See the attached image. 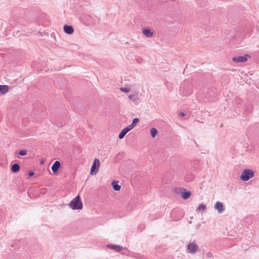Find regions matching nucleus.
<instances>
[{"label":"nucleus","mask_w":259,"mask_h":259,"mask_svg":"<svg viewBox=\"0 0 259 259\" xmlns=\"http://www.w3.org/2000/svg\"><path fill=\"white\" fill-rule=\"evenodd\" d=\"M69 207L73 210L81 209L83 205L80 196L78 195L69 204Z\"/></svg>","instance_id":"nucleus-1"},{"label":"nucleus","mask_w":259,"mask_h":259,"mask_svg":"<svg viewBox=\"0 0 259 259\" xmlns=\"http://www.w3.org/2000/svg\"><path fill=\"white\" fill-rule=\"evenodd\" d=\"M254 172L252 170L250 169H245L242 172L240 179L241 180L246 182L253 178L254 177Z\"/></svg>","instance_id":"nucleus-2"},{"label":"nucleus","mask_w":259,"mask_h":259,"mask_svg":"<svg viewBox=\"0 0 259 259\" xmlns=\"http://www.w3.org/2000/svg\"><path fill=\"white\" fill-rule=\"evenodd\" d=\"M100 161L98 159H95L90 169V173L92 175H95L99 170L100 167Z\"/></svg>","instance_id":"nucleus-3"},{"label":"nucleus","mask_w":259,"mask_h":259,"mask_svg":"<svg viewBox=\"0 0 259 259\" xmlns=\"http://www.w3.org/2000/svg\"><path fill=\"white\" fill-rule=\"evenodd\" d=\"M198 248V246L194 242L189 243L187 247V251L191 253H195Z\"/></svg>","instance_id":"nucleus-4"},{"label":"nucleus","mask_w":259,"mask_h":259,"mask_svg":"<svg viewBox=\"0 0 259 259\" xmlns=\"http://www.w3.org/2000/svg\"><path fill=\"white\" fill-rule=\"evenodd\" d=\"M249 55L246 54L243 56H236L232 58V61L239 63V62H245L247 61L248 57H249Z\"/></svg>","instance_id":"nucleus-5"},{"label":"nucleus","mask_w":259,"mask_h":259,"mask_svg":"<svg viewBox=\"0 0 259 259\" xmlns=\"http://www.w3.org/2000/svg\"><path fill=\"white\" fill-rule=\"evenodd\" d=\"M214 208L217 209L219 213H222L225 209L223 203L217 201L214 206Z\"/></svg>","instance_id":"nucleus-6"},{"label":"nucleus","mask_w":259,"mask_h":259,"mask_svg":"<svg viewBox=\"0 0 259 259\" xmlns=\"http://www.w3.org/2000/svg\"><path fill=\"white\" fill-rule=\"evenodd\" d=\"M131 130H132L131 126L127 125L120 132L118 135V138L119 139H123L125 135Z\"/></svg>","instance_id":"nucleus-7"},{"label":"nucleus","mask_w":259,"mask_h":259,"mask_svg":"<svg viewBox=\"0 0 259 259\" xmlns=\"http://www.w3.org/2000/svg\"><path fill=\"white\" fill-rule=\"evenodd\" d=\"M65 33L68 34H72L74 32V28L72 26L65 25L63 27Z\"/></svg>","instance_id":"nucleus-8"},{"label":"nucleus","mask_w":259,"mask_h":259,"mask_svg":"<svg viewBox=\"0 0 259 259\" xmlns=\"http://www.w3.org/2000/svg\"><path fill=\"white\" fill-rule=\"evenodd\" d=\"M61 167V163L59 161H56L52 166V170L54 174H57Z\"/></svg>","instance_id":"nucleus-9"},{"label":"nucleus","mask_w":259,"mask_h":259,"mask_svg":"<svg viewBox=\"0 0 259 259\" xmlns=\"http://www.w3.org/2000/svg\"><path fill=\"white\" fill-rule=\"evenodd\" d=\"M143 33L148 37H152L153 36V32L151 29L147 28H145L143 29Z\"/></svg>","instance_id":"nucleus-10"},{"label":"nucleus","mask_w":259,"mask_h":259,"mask_svg":"<svg viewBox=\"0 0 259 259\" xmlns=\"http://www.w3.org/2000/svg\"><path fill=\"white\" fill-rule=\"evenodd\" d=\"M107 247L108 248L114 249L117 252H120L123 248V247L121 246L114 244H108L107 245Z\"/></svg>","instance_id":"nucleus-11"},{"label":"nucleus","mask_w":259,"mask_h":259,"mask_svg":"<svg viewBox=\"0 0 259 259\" xmlns=\"http://www.w3.org/2000/svg\"><path fill=\"white\" fill-rule=\"evenodd\" d=\"M9 90L8 85H0V95H3L7 93Z\"/></svg>","instance_id":"nucleus-12"},{"label":"nucleus","mask_w":259,"mask_h":259,"mask_svg":"<svg viewBox=\"0 0 259 259\" xmlns=\"http://www.w3.org/2000/svg\"><path fill=\"white\" fill-rule=\"evenodd\" d=\"M184 190L185 191L182 192L181 193V196L183 198V199L186 200L188 199L190 197L191 193L190 191H186V189Z\"/></svg>","instance_id":"nucleus-13"},{"label":"nucleus","mask_w":259,"mask_h":259,"mask_svg":"<svg viewBox=\"0 0 259 259\" xmlns=\"http://www.w3.org/2000/svg\"><path fill=\"white\" fill-rule=\"evenodd\" d=\"M20 167L18 163H15L14 164H12L11 165V170L13 172H17L20 170Z\"/></svg>","instance_id":"nucleus-14"},{"label":"nucleus","mask_w":259,"mask_h":259,"mask_svg":"<svg viewBox=\"0 0 259 259\" xmlns=\"http://www.w3.org/2000/svg\"><path fill=\"white\" fill-rule=\"evenodd\" d=\"M128 98L130 100L132 101H138L139 99L138 98V93L137 92H135L133 94H131L128 96Z\"/></svg>","instance_id":"nucleus-15"},{"label":"nucleus","mask_w":259,"mask_h":259,"mask_svg":"<svg viewBox=\"0 0 259 259\" xmlns=\"http://www.w3.org/2000/svg\"><path fill=\"white\" fill-rule=\"evenodd\" d=\"M118 182L117 181H113L112 182V186L113 189L115 191H119L121 188L120 186L118 184Z\"/></svg>","instance_id":"nucleus-16"},{"label":"nucleus","mask_w":259,"mask_h":259,"mask_svg":"<svg viewBox=\"0 0 259 259\" xmlns=\"http://www.w3.org/2000/svg\"><path fill=\"white\" fill-rule=\"evenodd\" d=\"M157 133H158V131L157 130V129L156 128L152 127L150 130V134L152 138H155V136H156V135L157 134Z\"/></svg>","instance_id":"nucleus-17"},{"label":"nucleus","mask_w":259,"mask_h":259,"mask_svg":"<svg viewBox=\"0 0 259 259\" xmlns=\"http://www.w3.org/2000/svg\"><path fill=\"white\" fill-rule=\"evenodd\" d=\"M139 121V120L138 118H135L133 119L132 124H131L130 125H128V126H131V128L132 130L134 127L135 124L136 123H137V122H138Z\"/></svg>","instance_id":"nucleus-18"},{"label":"nucleus","mask_w":259,"mask_h":259,"mask_svg":"<svg viewBox=\"0 0 259 259\" xmlns=\"http://www.w3.org/2000/svg\"><path fill=\"white\" fill-rule=\"evenodd\" d=\"M206 208V207L203 204H200L197 208V210H204Z\"/></svg>","instance_id":"nucleus-19"},{"label":"nucleus","mask_w":259,"mask_h":259,"mask_svg":"<svg viewBox=\"0 0 259 259\" xmlns=\"http://www.w3.org/2000/svg\"><path fill=\"white\" fill-rule=\"evenodd\" d=\"M27 154V151L26 150H20L19 152H18V154L19 155H21V156H24V155H26Z\"/></svg>","instance_id":"nucleus-20"},{"label":"nucleus","mask_w":259,"mask_h":259,"mask_svg":"<svg viewBox=\"0 0 259 259\" xmlns=\"http://www.w3.org/2000/svg\"><path fill=\"white\" fill-rule=\"evenodd\" d=\"M186 112L185 111H181L179 113V116L181 117H182V118L185 117L186 116Z\"/></svg>","instance_id":"nucleus-21"},{"label":"nucleus","mask_w":259,"mask_h":259,"mask_svg":"<svg viewBox=\"0 0 259 259\" xmlns=\"http://www.w3.org/2000/svg\"><path fill=\"white\" fill-rule=\"evenodd\" d=\"M120 90L124 93H128L130 91V89L126 88H120Z\"/></svg>","instance_id":"nucleus-22"},{"label":"nucleus","mask_w":259,"mask_h":259,"mask_svg":"<svg viewBox=\"0 0 259 259\" xmlns=\"http://www.w3.org/2000/svg\"><path fill=\"white\" fill-rule=\"evenodd\" d=\"M29 178L33 177L34 175V172L32 170H30L28 174Z\"/></svg>","instance_id":"nucleus-23"},{"label":"nucleus","mask_w":259,"mask_h":259,"mask_svg":"<svg viewBox=\"0 0 259 259\" xmlns=\"http://www.w3.org/2000/svg\"><path fill=\"white\" fill-rule=\"evenodd\" d=\"M206 255H207V256L208 257H212V255L211 253H210V252H208V253H207Z\"/></svg>","instance_id":"nucleus-24"},{"label":"nucleus","mask_w":259,"mask_h":259,"mask_svg":"<svg viewBox=\"0 0 259 259\" xmlns=\"http://www.w3.org/2000/svg\"><path fill=\"white\" fill-rule=\"evenodd\" d=\"M187 180L188 181H191L192 180V178H190V179L187 178Z\"/></svg>","instance_id":"nucleus-25"}]
</instances>
